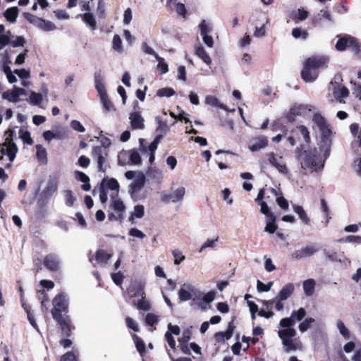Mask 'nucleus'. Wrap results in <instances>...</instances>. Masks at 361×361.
<instances>
[{"mask_svg": "<svg viewBox=\"0 0 361 361\" xmlns=\"http://www.w3.org/2000/svg\"><path fill=\"white\" fill-rule=\"evenodd\" d=\"M52 316L61 326L63 334L69 336L71 331V320L68 317H63L62 312L66 311L68 307V299L65 293L56 295L52 301Z\"/></svg>", "mask_w": 361, "mask_h": 361, "instance_id": "nucleus-1", "label": "nucleus"}, {"mask_svg": "<svg viewBox=\"0 0 361 361\" xmlns=\"http://www.w3.org/2000/svg\"><path fill=\"white\" fill-rule=\"evenodd\" d=\"M329 58L326 55L312 56L305 60L301 78L306 82H314L319 75L318 69L326 68Z\"/></svg>", "mask_w": 361, "mask_h": 361, "instance_id": "nucleus-2", "label": "nucleus"}, {"mask_svg": "<svg viewBox=\"0 0 361 361\" xmlns=\"http://www.w3.org/2000/svg\"><path fill=\"white\" fill-rule=\"evenodd\" d=\"M329 155H326L323 150L313 149L304 150L299 155L301 166L311 171H317L323 169L324 161Z\"/></svg>", "mask_w": 361, "mask_h": 361, "instance_id": "nucleus-3", "label": "nucleus"}, {"mask_svg": "<svg viewBox=\"0 0 361 361\" xmlns=\"http://www.w3.org/2000/svg\"><path fill=\"white\" fill-rule=\"evenodd\" d=\"M312 121L321 133L320 150H323L326 155H329L331 146V128L319 113L314 114Z\"/></svg>", "mask_w": 361, "mask_h": 361, "instance_id": "nucleus-4", "label": "nucleus"}, {"mask_svg": "<svg viewBox=\"0 0 361 361\" xmlns=\"http://www.w3.org/2000/svg\"><path fill=\"white\" fill-rule=\"evenodd\" d=\"M295 321L290 316L288 318L282 319L280 321V326L283 328L278 332L279 338L282 340L283 346L286 351L295 350L297 349L294 343L293 337L296 334V331L292 326L294 325Z\"/></svg>", "mask_w": 361, "mask_h": 361, "instance_id": "nucleus-5", "label": "nucleus"}, {"mask_svg": "<svg viewBox=\"0 0 361 361\" xmlns=\"http://www.w3.org/2000/svg\"><path fill=\"white\" fill-rule=\"evenodd\" d=\"M295 286L288 283L286 284L279 292L278 295L269 300H262L261 302L267 310L271 308V305H274V308L277 311H281L284 307L283 302L286 300L293 293Z\"/></svg>", "mask_w": 361, "mask_h": 361, "instance_id": "nucleus-6", "label": "nucleus"}, {"mask_svg": "<svg viewBox=\"0 0 361 361\" xmlns=\"http://www.w3.org/2000/svg\"><path fill=\"white\" fill-rule=\"evenodd\" d=\"M268 14L262 11L253 13L250 18V23L254 27L253 36L262 38L267 35L266 25L269 23Z\"/></svg>", "mask_w": 361, "mask_h": 361, "instance_id": "nucleus-7", "label": "nucleus"}, {"mask_svg": "<svg viewBox=\"0 0 361 361\" xmlns=\"http://www.w3.org/2000/svg\"><path fill=\"white\" fill-rule=\"evenodd\" d=\"M102 145L95 146L92 150V157L97 161L98 169L100 171L105 172L104 164L108 157V147L111 145L110 140L104 137L101 140Z\"/></svg>", "mask_w": 361, "mask_h": 361, "instance_id": "nucleus-8", "label": "nucleus"}, {"mask_svg": "<svg viewBox=\"0 0 361 361\" xmlns=\"http://www.w3.org/2000/svg\"><path fill=\"white\" fill-rule=\"evenodd\" d=\"M119 184L114 178H104L99 188V199L102 204L108 200V195L110 197L118 196Z\"/></svg>", "mask_w": 361, "mask_h": 361, "instance_id": "nucleus-9", "label": "nucleus"}, {"mask_svg": "<svg viewBox=\"0 0 361 361\" xmlns=\"http://www.w3.org/2000/svg\"><path fill=\"white\" fill-rule=\"evenodd\" d=\"M94 83L95 88L98 92L101 102L104 108L106 111H114L115 108L108 97L104 85V78L100 72H96L94 73Z\"/></svg>", "mask_w": 361, "mask_h": 361, "instance_id": "nucleus-10", "label": "nucleus"}, {"mask_svg": "<svg viewBox=\"0 0 361 361\" xmlns=\"http://www.w3.org/2000/svg\"><path fill=\"white\" fill-rule=\"evenodd\" d=\"M202 292L192 284L185 283L178 291V298L181 302L192 300L194 302L200 300Z\"/></svg>", "mask_w": 361, "mask_h": 361, "instance_id": "nucleus-11", "label": "nucleus"}, {"mask_svg": "<svg viewBox=\"0 0 361 361\" xmlns=\"http://www.w3.org/2000/svg\"><path fill=\"white\" fill-rule=\"evenodd\" d=\"M347 48L350 49L353 52L361 56V44L356 38L350 35H345L338 39L336 44V49L338 51H344Z\"/></svg>", "mask_w": 361, "mask_h": 361, "instance_id": "nucleus-12", "label": "nucleus"}, {"mask_svg": "<svg viewBox=\"0 0 361 361\" xmlns=\"http://www.w3.org/2000/svg\"><path fill=\"white\" fill-rule=\"evenodd\" d=\"M25 19L35 27L44 32H51L56 29V25L51 21L44 20L29 13H25Z\"/></svg>", "mask_w": 361, "mask_h": 361, "instance_id": "nucleus-13", "label": "nucleus"}, {"mask_svg": "<svg viewBox=\"0 0 361 361\" xmlns=\"http://www.w3.org/2000/svg\"><path fill=\"white\" fill-rule=\"evenodd\" d=\"M25 44V39L22 36L13 35L11 31L8 30L5 33L0 35V45L6 47L10 44L12 47H23Z\"/></svg>", "mask_w": 361, "mask_h": 361, "instance_id": "nucleus-14", "label": "nucleus"}, {"mask_svg": "<svg viewBox=\"0 0 361 361\" xmlns=\"http://www.w3.org/2000/svg\"><path fill=\"white\" fill-rule=\"evenodd\" d=\"M110 207L114 210L115 214L111 213L109 214V220H120L123 218L126 206L123 202L118 196L111 197Z\"/></svg>", "mask_w": 361, "mask_h": 361, "instance_id": "nucleus-15", "label": "nucleus"}, {"mask_svg": "<svg viewBox=\"0 0 361 361\" xmlns=\"http://www.w3.org/2000/svg\"><path fill=\"white\" fill-rule=\"evenodd\" d=\"M18 151L16 144L10 137V135L5 139V141L0 144V152L2 155H6L11 162H13Z\"/></svg>", "mask_w": 361, "mask_h": 361, "instance_id": "nucleus-16", "label": "nucleus"}, {"mask_svg": "<svg viewBox=\"0 0 361 361\" xmlns=\"http://www.w3.org/2000/svg\"><path fill=\"white\" fill-rule=\"evenodd\" d=\"M185 192V188L180 186L172 190L169 193L164 195L161 200L165 202H171L174 204L181 203L184 200Z\"/></svg>", "mask_w": 361, "mask_h": 361, "instance_id": "nucleus-17", "label": "nucleus"}, {"mask_svg": "<svg viewBox=\"0 0 361 361\" xmlns=\"http://www.w3.org/2000/svg\"><path fill=\"white\" fill-rule=\"evenodd\" d=\"M314 110L315 107L312 104H296L290 109L288 117V119L293 120L295 116H305Z\"/></svg>", "mask_w": 361, "mask_h": 361, "instance_id": "nucleus-18", "label": "nucleus"}, {"mask_svg": "<svg viewBox=\"0 0 361 361\" xmlns=\"http://www.w3.org/2000/svg\"><path fill=\"white\" fill-rule=\"evenodd\" d=\"M329 91L332 92L335 99L341 103H345L343 98L347 97L349 94V91L345 87L337 84L336 82H331L329 86Z\"/></svg>", "mask_w": 361, "mask_h": 361, "instance_id": "nucleus-19", "label": "nucleus"}, {"mask_svg": "<svg viewBox=\"0 0 361 361\" xmlns=\"http://www.w3.org/2000/svg\"><path fill=\"white\" fill-rule=\"evenodd\" d=\"M267 157L270 164L276 168L279 173L285 175L288 173V168L281 156L270 152L267 154Z\"/></svg>", "mask_w": 361, "mask_h": 361, "instance_id": "nucleus-20", "label": "nucleus"}, {"mask_svg": "<svg viewBox=\"0 0 361 361\" xmlns=\"http://www.w3.org/2000/svg\"><path fill=\"white\" fill-rule=\"evenodd\" d=\"M90 1L82 3V11H85V13L80 15V16L82 17V21L94 31L96 30V20L93 14L90 13Z\"/></svg>", "mask_w": 361, "mask_h": 361, "instance_id": "nucleus-21", "label": "nucleus"}, {"mask_svg": "<svg viewBox=\"0 0 361 361\" xmlns=\"http://www.w3.org/2000/svg\"><path fill=\"white\" fill-rule=\"evenodd\" d=\"M318 251V248L314 245H307L292 253V257L295 259L300 260L303 258H307L314 255Z\"/></svg>", "mask_w": 361, "mask_h": 361, "instance_id": "nucleus-22", "label": "nucleus"}, {"mask_svg": "<svg viewBox=\"0 0 361 361\" xmlns=\"http://www.w3.org/2000/svg\"><path fill=\"white\" fill-rule=\"evenodd\" d=\"M324 21H327L330 23H334V18L332 16L327 10H321L312 18V24L314 26H322L323 25Z\"/></svg>", "mask_w": 361, "mask_h": 361, "instance_id": "nucleus-23", "label": "nucleus"}, {"mask_svg": "<svg viewBox=\"0 0 361 361\" xmlns=\"http://www.w3.org/2000/svg\"><path fill=\"white\" fill-rule=\"evenodd\" d=\"M145 283L142 281H135L132 283L128 288V293L130 297H141L145 293Z\"/></svg>", "mask_w": 361, "mask_h": 361, "instance_id": "nucleus-24", "label": "nucleus"}, {"mask_svg": "<svg viewBox=\"0 0 361 361\" xmlns=\"http://www.w3.org/2000/svg\"><path fill=\"white\" fill-rule=\"evenodd\" d=\"M268 145V139L265 136L253 138L249 143V149L254 152L265 148Z\"/></svg>", "mask_w": 361, "mask_h": 361, "instance_id": "nucleus-25", "label": "nucleus"}, {"mask_svg": "<svg viewBox=\"0 0 361 361\" xmlns=\"http://www.w3.org/2000/svg\"><path fill=\"white\" fill-rule=\"evenodd\" d=\"M129 120L132 129L140 130L145 127L144 119L140 111H135L130 114Z\"/></svg>", "mask_w": 361, "mask_h": 361, "instance_id": "nucleus-26", "label": "nucleus"}, {"mask_svg": "<svg viewBox=\"0 0 361 361\" xmlns=\"http://www.w3.org/2000/svg\"><path fill=\"white\" fill-rule=\"evenodd\" d=\"M44 264L49 270L55 271L59 267L60 260L57 255L49 254L44 258Z\"/></svg>", "mask_w": 361, "mask_h": 361, "instance_id": "nucleus-27", "label": "nucleus"}, {"mask_svg": "<svg viewBox=\"0 0 361 361\" xmlns=\"http://www.w3.org/2000/svg\"><path fill=\"white\" fill-rule=\"evenodd\" d=\"M215 293L214 291H209L205 294L202 293V297L200 300H196L195 302L202 310H206L208 308L209 304L214 300Z\"/></svg>", "mask_w": 361, "mask_h": 361, "instance_id": "nucleus-28", "label": "nucleus"}, {"mask_svg": "<svg viewBox=\"0 0 361 361\" xmlns=\"http://www.w3.org/2000/svg\"><path fill=\"white\" fill-rule=\"evenodd\" d=\"M234 330V326L232 322H229L228 325V328L224 332H218L214 335V338L218 342H224L230 339L233 335V332Z\"/></svg>", "mask_w": 361, "mask_h": 361, "instance_id": "nucleus-29", "label": "nucleus"}, {"mask_svg": "<svg viewBox=\"0 0 361 361\" xmlns=\"http://www.w3.org/2000/svg\"><path fill=\"white\" fill-rule=\"evenodd\" d=\"M47 93H48V90L47 87L42 88V93H37L35 92H31L30 94V99H29L30 104L34 106H40V104L43 99V94L47 95Z\"/></svg>", "mask_w": 361, "mask_h": 361, "instance_id": "nucleus-30", "label": "nucleus"}, {"mask_svg": "<svg viewBox=\"0 0 361 361\" xmlns=\"http://www.w3.org/2000/svg\"><path fill=\"white\" fill-rule=\"evenodd\" d=\"M268 192H269L272 196L276 197V201L278 205L283 209H287L288 208V202L283 197L281 193H279L274 188H269Z\"/></svg>", "mask_w": 361, "mask_h": 361, "instance_id": "nucleus-31", "label": "nucleus"}, {"mask_svg": "<svg viewBox=\"0 0 361 361\" xmlns=\"http://www.w3.org/2000/svg\"><path fill=\"white\" fill-rule=\"evenodd\" d=\"M166 6L170 10H174L178 15L185 16L186 10L183 4L176 2L174 0H168Z\"/></svg>", "mask_w": 361, "mask_h": 361, "instance_id": "nucleus-32", "label": "nucleus"}, {"mask_svg": "<svg viewBox=\"0 0 361 361\" xmlns=\"http://www.w3.org/2000/svg\"><path fill=\"white\" fill-rule=\"evenodd\" d=\"M308 16V11L305 10L303 8H298L291 13V18L296 23L299 21H303L306 20Z\"/></svg>", "mask_w": 361, "mask_h": 361, "instance_id": "nucleus-33", "label": "nucleus"}, {"mask_svg": "<svg viewBox=\"0 0 361 361\" xmlns=\"http://www.w3.org/2000/svg\"><path fill=\"white\" fill-rule=\"evenodd\" d=\"M205 103L213 107L219 108L224 111H228V109L224 104L221 103L219 100L214 96L207 95L205 97Z\"/></svg>", "mask_w": 361, "mask_h": 361, "instance_id": "nucleus-34", "label": "nucleus"}, {"mask_svg": "<svg viewBox=\"0 0 361 361\" xmlns=\"http://www.w3.org/2000/svg\"><path fill=\"white\" fill-rule=\"evenodd\" d=\"M36 158L44 164H47L48 161L47 152L46 148L42 145H36Z\"/></svg>", "mask_w": 361, "mask_h": 361, "instance_id": "nucleus-35", "label": "nucleus"}, {"mask_svg": "<svg viewBox=\"0 0 361 361\" xmlns=\"http://www.w3.org/2000/svg\"><path fill=\"white\" fill-rule=\"evenodd\" d=\"M146 174L149 178L157 182H160L163 178L162 171L157 168L149 167Z\"/></svg>", "mask_w": 361, "mask_h": 361, "instance_id": "nucleus-36", "label": "nucleus"}, {"mask_svg": "<svg viewBox=\"0 0 361 361\" xmlns=\"http://www.w3.org/2000/svg\"><path fill=\"white\" fill-rule=\"evenodd\" d=\"M316 281L312 279L305 280L302 283V288L305 294L307 296H311L314 294L315 290Z\"/></svg>", "mask_w": 361, "mask_h": 361, "instance_id": "nucleus-37", "label": "nucleus"}, {"mask_svg": "<svg viewBox=\"0 0 361 361\" xmlns=\"http://www.w3.org/2000/svg\"><path fill=\"white\" fill-rule=\"evenodd\" d=\"M195 55L199 57L207 66L212 63V59L207 54L204 48L202 45L197 46L195 48Z\"/></svg>", "mask_w": 361, "mask_h": 361, "instance_id": "nucleus-38", "label": "nucleus"}, {"mask_svg": "<svg viewBox=\"0 0 361 361\" xmlns=\"http://www.w3.org/2000/svg\"><path fill=\"white\" fill-rule=\"evenodd\" d=\"M276 216L274 214H269L266 217V226L265 231L269 233H274L277 229L276 224Z\"/></svg>", "mask_w": 361, "mask_h": 361, "instance_id": "nucleus-39", "label": "nucleus"}, {"mask_svg": "<svg viewBox=\"0 0 361 361\" xmlns=\"http://www.w3.org/2000/svg\"><path fill=\"white\" fill-rule=\"evenodd\" d=\"M145 175L141 172L138 173L137 176L135 178L133 182L131 184L133 192L140 190L145 184Z\"/></svg>", "mask_w": 361, "mask_h": 361, "instance_id": "nucleus-40", "label": "nucleus"}, {"mask_svg": "<svg viewBox=\"0 0 361 361\" xmlns=\"http://www.w3.org/2000/svg\"><path fill=\"white\" fill-rule=\"evenodd\" d=\"M112 49L118 54H122L124 51L121 38L118 35H114L113 37Z\"/></svg>", "mask_w": 361, "mask_h": 361, "instance_id": "nucleus-41", "label": "nucleus"}, {"mask_svg": "<svg viewBox=\"0 0 361 361\" xmlns=\"http://www.w3.org/2000/svg\"><path fill=\"white\" fill-rule=\"evenodd\" d=\"M18 15V9L17 7H11L8 8L5 13L4 16L10 23H14Z\"/></svg>", "mask_w": 361, "mask_h": 361, "instance_id": "nucleus-42", "label": "nucleus"}, {"mask_svg": "<svg viewBox=\"0 0 361 361\" xmlns=\"http://www.w3.org/2000/svg\"><path fill=\"white\" fill-rule=\"evenodd\" d=\"M198 27L201 35H209L212 32V25L208 20H202L201 23L199 24Z\"/></svg>", "mask_w": 361, "mask_h": 361, "instance_id": "nucleus-43", "label": "nucleus"}, {"mask_svg": "<svg viewBox=\"0 0 361 361\" xmlns=\"http://www.w3.org/2000/svg\"><path fill=\"white\" fill-rule=\"evenodd\" d=\"M62 192L66 205L69 207H73L76 200V197H75L73 192L70 190H65Z\"/></svg>", "mask_w": 361, "mask_h": 361, "instance_id": "nucleus-44", "label": "nucleus"}, {"mask_svg": "<svg viewBox=\"0 0 361 361\" xmlns=\"http://www.w3.org/2000/svg\"><path fill=\"white\" fill-rule=\"evenodd\" d=\"M293 211L298 214L301 221L308 225L310 224V219L308 218L306 212L303 209V208L298 205H293Z\"/></svg>", "mask_w": 361, "mask_h": 361, "instance_id": "nucleus-45", "label": "nucleus"}, {"mask_svg": "<svg viewBox=\"0 0 361 361\" xmlns=\"http://www.w3.org/2000/svg\"><path fill=\"white\" fill-rule=\"evenodd\" d=\"M157 124V131L162 134H166L169 131V126L166 121H162L159 116H157L155 118Z\"/></svg>", "mask_w": 361, "mask_h": 361, "instance_id": "nucleus-46", "label": "nucleus"}, {"mask_svg": "<svg viewBox=\"0 0 361 361\" xmlns=\"http://www.w3.org/2000/svg\"><path fill=\"white\" fill-rule=\"evenodd\" d=\"M145 214V207L143 205L137 204L133 208V211L130 214V219L133 220L134 219H141Z\"/></svg>", "mask_w": 361, "mask_h": 361, "instance_id": "nucleus-47", "label": "nucleus"}, {"mask_svg": "<svg viewBox=\"0 0 361 361\" xmlns=\"http://www.w3.org/2000/svg\"><path fill=\"white\" fill-rule=\"evenodd\" d=\"M111 257V255L104 250H98L96 253V260L98 263H106Z\"/></svg>", "mask_w": 361, "mask_h": 361, "instance_id": "nucleus-48", "label": "nucleus"}, {"mask_svg": "<svg viewBox=\"0 0 361 361\" xmlns=\"http://www.w3.org/2000/svg\"><path fill=\"white\" fill-rule=\"evenodd\" d=\"M336 326L337 329L339 331V333L343 336L345 339H349L350 338V332L348 329L345 326L344 323L338 319L336 322Z\"/></svg>", "mask_w": 361, "mask_h": 361, "instance_id": "nucleus-49", "label": "nucleus"}, {"mask_svg": "<svg viewBox=\"0 0 361 361\" xmlns=\"http://www.w3.org/2000/svg\"><path fill=\"white\" fill-rule=\"evenodd\" d=\"M338 242L340 243H355L357 245L361 244V236L360 235H348L343 238H341L338 240Z\"/></svg>", "mask_w": 361, "mask_h": 361, "instance_id": "nucleus-50", "label": "nucleus"}, {"mask_svg": "<svg viewBox=\"0 0 361 361\" xmlns=\"http://www.w3.org/2000/svg\"><path fill=\"white\" fill-rule=\"evenodd\" d=\"M219 238L216 237L212 239H207L200 247L199 252H202L207 248H214L216 246Z\"/></svg>", "mask_w": 361, "mask_h": 361, "instance_id": "nucleus-51", "label": "nucleus"}, {"mask_svg": "<svg viewBox=\"0 0 361 361\" xmlns=\"http://www.w3.org/2000/svg\"><path fill=\"white\" fill-rule=\"evenodd\" d=\"M297 130L302 137L303 141L307 144L310 143V136L307 128L305 127V126L301 125L297 127Z\"/></svg>", "mask_w": 361, "mask_h": 361, "instance_id": "nucleus-52", "label": "nucleus"}, {"mask_svg": "<svg viewBox=\"0 0 361 361\" xmlns=\"http://www.w3.org/2000/svg\"><path fill=\"white\" fill-rule=\"evenodd\" d=\"M19 137L24 143H26L29 145H32L33 144V140L32 139L30 133L29 131L20 129L19 130Z\"/></svg>", "mask_w": 361, "mask_h": 361, "instance_id": "nucleus-53", "label": "nucleus"}, {"mask_svg": "<svg viewBox=\"0 0 361 361\" xmlns=\"http://www.w3.org/2000/svg\"><path fill=\"white\" fill-rule=\"evenodd\" d=\"M292 35L295 39H306L308 37V32L300 27H295L292 30Z\"/></svg>", "mask_w": 361, "mask_h": 361, "instance_id": "nucleus-54", "label": "nucleus"}, {"mask_svg": "<svg viewBox=\"0 0 361 361\" xmlns=\"http://www.w3.org/2000/svg\"><path fill=\"white\" fill-rule=\"evenodd\" d=\"M157 61V69L159 71L161 74H165L168 72L169 68L167 63L164 62V59L162 57H160L159 56H156L155 58Z\"/></svg>", "mask_w": 361, "mask_h": 361, "instance_id": "nucleus-55", "label": "nucleus"}, {"mask_svg": "<svg viewBox=\"0 0 361 361\" xmlns=\"http://www.w3.org/2000/svg\"><path fill=\"white\" fill-rule=\"evenodd\" d=\"M129 159L132 164L139 165L142 162L139 153L135 150L129 151Z\"/></svg>", "mask_w": 361, "mask_h": 361, "instance_id": "nucleus-56", "label": "nucleus"}, {"mask_svg": "<svg viewBox=\"0 0 361 361\" xmlns=\"http://www.w3.org/2000/svg\"><path fill=\"white\" fill-rule=\"evenodd\" d=\"M133 341H134V343L135 344L137 351L142 356V355L145 350V345L144 342L142 341V339H140L136 335H133Z\"/></svg>", "mask_w": 361, "mask_h": 361, "instance_id": "nucleus-57", "label": "nucleus"}, {"mask_svg": "<svg viewBox=\"0 0 361 361\" xmlns=\"http://www.w3.org/2000/svg\"><path fill=\"white\" fill-rule=\"evenodd\" d=\"M135 305L138 310L143 311H147L150 308V304L149 301L145 299V295L141 296V299Z\"/></svg>", "mask_w": 361, "mask_h": 361, "instance_id": "nucleus-58", "label": "nucleus"}, {"mask_svg": "<svg viewBox=\"0 0 361 361\" xmlns=\"http://www.w3.org/2000/svg\"><path fill=\"white\" fill-rule=\"evenodd\" d=\"M57 190V185L56 184H54V183H51L49 185H48L42 191V195L47 197V198H49L50 197H51L54 193Z\"/></svg>", "mask_w": 361, "mask_h": 361, "instance_id": "nucleus-59", "label": "nucleus"}, {"mask_svg": "<svg viewBox=\"0 0 361 361\" xmlns=\"http://www.w3.org/2000/svg\"><path fill=\"white\" fill-rule=\"evenodd\" d=\"M43 137L46 141L50 142L53 139H61L62 136L59 133H54L51 130H46L43 133Z\"/></svg>", "mask_w": 361, "mask_h": 361, "instance_id": "nucleus-60", "label": "nucleus"}, {"mask_svg": "<svg viewBox=\"0 0 361 361\" xmlns=\"http://www.w3.org/2000/svg\"><path fill=\"white\" fill-rule=\"evenodd\" d=\"M306 315V311L304 308L300 307L297 311L294 310L291 313V317L295 322L297 321H301Z\"/></svg>", "mask_w": 361, "mask_h": 361, "instance_id": "nucleus-61", "label": "nucleus"}, {"mask_svg": "<svg viewBox=\"0 0 361 361\" xmlns=\"http://www.w3.org/2000/svg\"><path fill=\"white\" fill-rule=\"evenodd\" d=\"M273 286V282L270 281L268 283L265 284L257 280V289L259 292H268L271 290Z\"/></svg>", "mask_w": 361, "mask_h": 361, "instance_id": "nucleus-62", "label": "nucleus"}, {"mask_svg": "<svg viewBox=\"0 0 361 361\" xmlns=\"http://www.w3.org/2000/svg\"><path fill=\"white\" fill-rule=\"evenodd\" d=\"M2 97L11 102L16 103L18 101V97L16 96L13 90L11 91H6L2 94Z\"/></svg>", "mask_w": 361, "mask_h": 361, "instance_id": "nucleus-63", "label": "nucleus"}, {"mask_svg": "<svg viewBox=\"0 0 361 361\" xmlns=\"http://www.w3.org/2000/svg\"><path fill=\"white\" fill-rule=\"evenodd\" d=\"M175 93L172 88H161L157 92V95L159 97H171Z\"/></svg>", "mask_w": 361, "mask_h": 361, "instance_id": "nucleus-64", "label": "nucleus"}]
</instances>
